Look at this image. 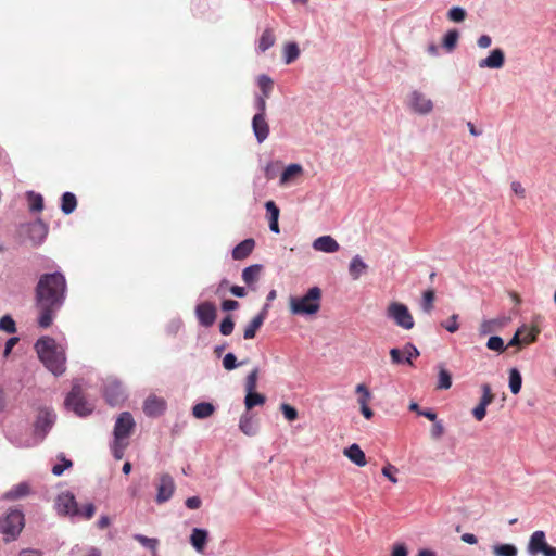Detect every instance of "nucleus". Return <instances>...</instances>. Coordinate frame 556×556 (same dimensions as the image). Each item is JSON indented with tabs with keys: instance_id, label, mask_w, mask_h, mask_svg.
<instances>
[{
	"instance_id": "f257e3e1",
	"label": "nucleus",
	"mask_w": 556,
	"mask_h": 556,
	"mask_svg": "<svg viewBox=\"0 0 556 556\" xmlns=\"http://www.w3.org/2000/svg\"><path fill=\"white\" fill-rule=\"evenodd\" d=\"M68 285L63 274H43L40 276L35 289V307L38 312V326L50 328L59 309L62 308Z\"/></svg>"
},
{
	"instance_id": "f03ea898",
	"label": "nucleus",
	"mask_w": 556,
	"mask_h": 556,
	"mask_svg": "<svg viewBox=\"0 0 556 556\" xmlns=\"http://www.w3.org/2000/svg\"><path fill=\"white\" fill-rule=\"evenodd\" d=\"M35 350L40 361L53 375L59 376L66 371V353L64 349L59 348L55 339L50 337L38 339Z\"/></svg>"
},
{
	"instance_id": "7ed1b4c3",
	"label": "nucleus",
	"mask_w": 556,
	"mask_h": 556,
	"mask_svg": "<svg viewBox=\"0 0 556 556\" xmlns=\"http://www.w3.org/2000/svg\"><path fill=\"white\" fill-rule=\"evenodd\" d=\"M55 506L59 514L70 515V517H81L85 518V520H90V518L96 515L94 504H85L80 509L75 494L71 493V491H65V493L59 494L55 501Z\"/></svg>"
},
{
	"instance_id": "20e7f679",
	"label": "nucleus",
	"mask_w": 556,
	"mask_h": 556,
	"mask_svg": "<svg viewBox=\"0 0 556 556\" xmlns=\"http://www.w3.org/2000/svg\"><path fill=\"white\" fill-rule=\"evenodd\" d=\"M290 311L294 315H315L321 306V290L318 286L308 289L305 295L301 298H291Z\"/></svg>"
},
{
	"instance_id": "39448f33",
	"label": "nucleus",
	"mask_w": 556,
	"mask_h": 556,
	"mask_svg": "<svg viewBox=\"0 0 556 556\" xmlns=\"http://www.w3.org/2000/svg\"><path fill=\"white\" fill-rule=\"evenodd\" d=\"M25 527V516L22 510L11 509L0 519V533L4 535L5 541L16 540L22 529Z\"/></svg>"
},
{
	"instance_id": "423d86ee",
	"label": "nucleus",
	"mask_w": 556,
	"mask_h": 556,
	"mask_svg": "<svg viewBox=\"0 0 556 556\" xmlns=\"http://www.w3.org/2000/svg\"><path fill=\"white\" fill-rule=\"evenodd\" d=\"M65 406L78 416L90 415L94 409V404L86 400L80 384L73 386L65 400Z\"/></svg>"
},
{
	"instance_id": "0eeeda50",
	"label": "nucleus",
	"mask_w": 556,
	"mask_h": 556,
	"mask_svg": "<svg viewBox=\"0 0 556 556\" xmlns=\"http://www.w3.org/2000/svg\"><path fill=\"white\" fill-rule=\"evenodd\" d=\"M387 315L403 329H413L415 326L414 315L402 302H391L387 307Z\"/></svg>"
},
{
	"instance_id": "6e6552de",
	"label": "nucleus",
	"mask_w": 556,
	"mask_h": 556,
	"mask_svg": "<svg viewBox=\"0 0 556 556\" xmlns=\"http://www.w3.org/2000/svg\"><path fill=\"white\" fill-rule=\"evenodd\" d=\"M528 552L531 555L543 554L544 556H556V547L546 543V534L543 530L533 532L528 542Z\"/></svg>"
},
{
	"instance_id": "1a4fd4ad",
	"label": "nucleus",
	"mask_w": 556,
	"mask_h": 556,
	"mask_svg": "<svg viewBox=\"0 0 556 556\" xmlns=\"http://www.w3.org/2000/svg\"><path fill=\"white\" fill-rule=\"evenodd\" d=\"M135 428V420L130 412H123L121 415H118L114 429L113 434L114 438L121 439L123 442H127L126 439L129 438L132 430Z\"/></svg>"
},
{
	"instance_id": "9d476101",
	"label": "nucleus",
	"mask_w": 556,
	"mask_h": 556,
	"mask_svg": "<svg viewBox=\"0 0 556 556\" xmlns=\"http://www.w3.org/2000/svg\"><path fill=\"white\" fill-rule=\"evenodd\" d=\"M195 316L200 325L210 328L216 321L217 307L214 302H200V304L195 305Z\"/></svg>"
},
{
	"instance_id": "9b49d317",
	"label": "nucleus",
	"mask_w": 556,
	"mask_h": 556,
	"mask_svg": "<svg viewBox=\"0 0 556 556\" xmlns=\"http://www.w3.org/2000/svg\"><path fill=\"white\" fill-rule=\"evenodd\" d=\"M408 106L415 113L418 114H429L433 110V103L426 93L420 92V90H413L408 96Z\"/></svg>"
},
{
	"instance_id": "f8f14e48",
	"label": "nucleus",
	"mask_w": 556,
	"mask_h": 556,
	"mask_svg": "<svg viewBox=\"0 0 556 556\" xmlns=\"http://www.w3.org/2000/svg\"><path fill=\"white\" fill-rule=\"evenodd\" d=\"M26 235L34 245H39L48 236V227L42 219H36L26 225Z\"/></svg>"
},
{
	"instance_id": "ddd939ff",
	"label": "nucleus",
	"mask_w": 556,
	"mask_h": 556,
	"mask_svg": "<svg viewBox=\"0 0 556 556\" xmlns=\"http://www.w3.org/2000/svg\"><path fill=\"white\" fill-rule=\"evenodd\" d=\"M56 420V415L52 408L42 407L38 410L35 427L36 431H40L42 435L49 431Z\"/></svg>"
},
{
	"instance_id": "4468645a",
	"label": "nucleus",
	"mask_w": 556,
	"mask_h": 556,
	"mask_svg": "<svg viewBox=\"0 0 556 556\" xmlns=\"http://www.w3.org/2000/svg\"><path fill=\"white\" fill-rule=\"evenodd\" d=\"M175 490V482L173 477L168 473H164L160 478V483L157 488L156 501L157 502H166L172 497L173 492Z\"/></svg>"
},
{
	"instance_id": "2eb2a0df",
	"label": "nucleus",
	"mask_w": 556,
	"mask_h": 556,
	"mask_svg": "<svg viewBox=\"0 0 556 556\" xmlns=\"http://www.w3.org/2000/svg\"><path fill=\"white\" fill-rule=\"evenodd\" d=\"M252 128L258 142H264L270 132L266 116L254 115L252 118Z\"/></svg>"
},
{
	"instance_id": "dca6fc26",
	"label": "nucleus",
	"mask_w": 556,
	"mask_h": 556,
	"mask_svg": "<svg viewBox=\"0 0 556 556\" xmlns=\"http://www.w3.org/2000/svg\"><path fill=\"white\" fill-rule=\"evenodd\" d=\"M267 308H263L252 320L248 324V326L244 329L243 338L244 339H253L255 338L257 331L265 323V319L267 317Z\"/></svg>"
},
{
	"instance_id": "f3484780",
	"label": "nucleus",
	"mask_w": 556,
	"mask_h": 556,
	"mask_svg": "<svg viewBox=\"0 0 556 556\" xmlns=\"http://www.w3.org/2000/svg\"><path fill=\"white\" fill-rule=\"evenodd\" d=\"M166 409V401L157 396H149L143 403V410L146 415L159 416Z\"/></svg>"
},
{
	"instance_id": "a211bd4d",
	"label": "nucleus",
	"mask_w": 556,
	"mask_h": 556,
	"mask_svg": "<svg viewBox=\"0 0 556 556\" xmlns=\"http://www.w3.org/2000/svg\"><path fill=\"white\" fill-rule=\"evenodd\" d=\"M313 248L315 250H319L320 252H328L333 253L338 252L340 244L338 241H336L332 236L326 235V236H319L316 238L313 242Z\"/></svg>"
},
{
	"instance_id": "6ab92c4d",
	"label": "nucleus",
	"mask_w": 556,
	"mask_h": 556,
	"mask_svg": "<svg viewBox=\"0 0 556 556\" xmlns=\"http://www.w3.org/2000/svg\"><path fill=\"white\" fill-rule=\"evenodd\" d=\"M505 64V52L502 49L492 50L491 54L485 59L480 60V67H491L492 70H498Z\"/></svg>"
},
{
	"instance_id": "aec40b11",
	"label": "nucleus",
	"mask_w": 556,
	"mask_h": 556,
	"mask_svg": "<svg viewBox=\"0 0 556 556\" xmlns=\"http://www.w3.org/2000/svg\"><path fill=\"white\" fill-rule=\"evenodd\" d=\"M255 248V239L248 238L243 241L239 242L232 251H231V257L233 260H244L247 256L251 255Z\"/></svg>"
},
{
	"instance_id": "412c9836",
	"label": "nucleus",
	"mask_w": 556,
	"mask_h": 556,
	"mask_svg": "<svg viewBox=\"0 0 556 556\" xmlns=\"http://www.w3.org/2000/svg\"><path fill=\"white\" fill-rule=\"evenodd\" d=\"M208 541V530L205 528H193L190 533V543L198 552H203Z\"/></svg>"
},
{
	"instance_id": "4be33fe9",
	"label": "nucleus",
	"mask_w": 556,
	"mask_h": 556,
	"mask_svg": "<svg viewBox=\"0 0 556 556\" xmlns=\"http://www.w3.org/2000/svg\"><path fill=\"white\" fill-rule=\"evenodd\" d=\"M33 488L27 481H21L11 488L7 493L3 494V497L8 501H16V498L26 497V495L30 494Z\"/></svg>"
},
{
	"instance_id": "5701e85b",
	"label": "nucleus",
	"mask_w": 556,
	"mask_h": 556,
	"mask_svg": "<svg viewBox=\"0 0 556 556\" xmlns=\"http://www.w3.org/2000/svg\"><path fill=\"white\" fill-rule=\"evenodd\" d=\"M343 454L351 462H353L354 464H356L358 466H364L367 464L366 454L364 453V451L362 450L359 444L354 443L351 446L345 447V450L343 451Z\"/></svg>"
},
{
	"instance_id": "b1692460",
	"label": "nucleus",
	"mask_w": 556,
	"mask_h": 556,
	"mask_svg": "<svg viewBox=\"0 0 556 556\" xmlns=\"http://www.w3.org/2000/svg\"><path fill=\"white\" fill-rule=\"evenodd\" d=\"M265 208L269 216V229H271L273 232H279V206H277L274 201H267Z\"/></svg>"
},
{
	"instance_id": "393cba45",
	"label": "nucleus",
	"mask_w": 556,
	"mask_h": 556,
	"mask_svg": "<svg viewBox=\"0 0 556 556\" xmlns=\"http://www.w3.org/2000/svg\"><path fill=\"white\" fill-rule=\"evenodd\" d=\"M368 269V265L365 264L362 257L359 255H355L349 266L350 276L352 279H359L364 273Z\"/></svg>"
},
{
	"instance_id": "a878e982",
	"label": "nucleus",
	"mask_w": 556,
	"mask_h": 556,
	"mask_svg": "<svg viewBox=\"0 0 556 556\" xmlns=\"http://www.w3.org/2000/svg\"><path fill=\"white\" fill-rule=\"evenodd\" d=\"M302 173V165H299V163H291L282 170L280 175V184H288L290 180L295 179V177L301 176Z\"/></svg>"
},
{
	"instance_id": "bb28decb",
	"label": "nucleus",
	"mask_w": 556,
	"mask_h": 556,
	"mask_svg": "<svg viewBox=\"0 0 556 556\" xmlns=\"http://www.w3.org/2000/svg\"><path fill=\"white\" fill-rule=\"evenodd\" d=\"M239 428L244 434L254 435L257 432V424L250 414H243L240 417Z\"/></svg>"
},
{
	"instance_id": "cd10ccee",
	"label": "nucleus",
	"mask_w": 556,
	"mask_h": 556,
	"mask_svg": "<svg viewBox=\"0 0 556 556\" xmlns=\"http://www.w3.org/2000/svg\"><path fill=\"white\" fill-rule=\"evenodd\" d=\"M213 413H215V406H213L212 402H198L192 407V415L195 418H208Z\"/></svg>"
},
{
	"instance_id": "c85d7f7f",
	"label": "nucleus",
	"mask_w": 556,
	"mask_h": 556,
	"mask_svg": "<svg viewBox=\"0 0 556 556\" xmlns=\"http://www.w3.org/2000/svg\"><path fill=\"white\" fill-rule=\"evenodd\" d=\"M355 392L358 394L357 403L362 409L365 407V405H367V403L371 401L372 394L368 387H366L364 383L356 384Z\"/></svg>"
},
{
	"instance_id": "c756f323",
	"label": "nucleus",
	"mask_w": 556,
	"mask_h": 556,
	"mask_svg": "<svg viewBox=\"0 0 556 556\" xmlns=\"http://www.w3.org/2000/svg\"><path fill=\"white\" fill-rule=\"evenodd\" d=\"M522 388V375L518 368H510L509 370V389L513 394H518Z\"/></svg>"
},
{
	"instance_id": "7c9ffc66",
	"label": "nucleus",
	"mask_w": 556,
	"mask_h": 556,
	"mask_svg": "<svg viewBox=\"0 0 556 556\" xmlns=\"http://www.w3.org/2000/svg\"><path fill=\"white\" fill-rule=\"evenodd\" d=\"M77 207V199L73 192H64L62 195L61 208L63 213L71 214L75 212Z\"/></svg>"
},
{
	"instance_id": "2f4dec72",
	"label": "nucleus",
	"mask_w": 556,
	"mask_h": 556,
	"mask_svg": "<svg viewBox=\"0 0 556 556\" xmlns=\"http://www.w3.org/2000/svg\"><path fill=\"white\" fill-rule=\"evenodd\" d=\"M261 270H262V265H258V264L250 265V267H247L243 269L242 280L245 283H253V282L257 281L258 277L261 275Z\"/></svg>"
},
{
	"instance_id": "473e14b6",
	"label": "nucleus",
	"mask_w": 556,
	"mask_h": 556,
	"mask_svg": "<svg viewBox=\"0 0 556 556\" xmlns=\"http://www.w3.org/2000/svg\"><path fill=\"white\" fill-rule=\"evenodd\" d=\"M258 87L262 91V96L265 98L270 97L271 91L274 89V80L267 74H261L258 76Z\"/></svg>"
},
{
	"instance_id": "72a5a7b5",
	"label": "nucleus",
	"mask_w": 556,
	"mask_h": 556,
	"mask_svg": "<svg viewBox=\"0 0 556 556\" xmlns=\"http://www.w3.org/2000/svg\"><path fill=\"white\" fill-rule=\"evenodd\" d=\"M260 368H253L245 378V395L252 394L257 389Z\"/></svg>"
},
{
	"instance_id": "f704fd0d",
	"label": "nucleus",
	"mask_w": 556,
	"mask_h": 556,
	"mask_svg": "<svg viewBox=\"0 0 556 556\" xmlns=\"http://www.w3.org/2000/svg\"><path fill=\"white\" fill-rule=\"evenodd\" d=\"M434 302H435L434 289H427L422 293V299H421V308L424 309V312L431 313L432 309L434 308Z\"/></svg>"
},
{
	"instance_id": "c9c22d12",
	"label": "nucleus",
	"mask_w": 556,
	"mask_h": 556,
	"mask_svg": "<svg viewBox=\"0 0 556 556\" xmlns=\"http://www.w3.org/2000/svg\"><path fill=\"white\" fill-rule=\"evenodd\" d=\"M276 37L274 35L273 29H265L262 33V36L258 40V48L261 51H266L268 48L273 47L275 43Z\"/></svg>"
},
{
	"instance_id": "e433bc0d",
	"label": "nucleus",
	"mask_w": 556,
	"mask_h": 556,
	"mask_svg": "<svg viewBox=\"0 0 556 556\" xmlns=\"http://www.w3.org/2000/svg\"><path fill=\"white\" fill-rule=\"evenodd\" d=\"M300 47L295 42H289L285 46V63L290 64L298 60Z\"/></svg>"
},
{
	"instance_id": "4c0bfd02",
	"label": "nucleus",
	"mask_w": 556,
	"mask_h": 556,
	"mask_svg": "<svg viewBox=\"0 0 556 556\" xmlns=\"http://www.w3.org/2000/svg\"><path fill=\"white\" fill-rule=\"evenodd\" d=\"M493 554L496 556H516L518 549L514 544H497L493 547Z\"/></svg>"
},
{
	"instance_id": "58836bf2",
	"label": "nucleus",
	"mask_w": 556,
	"mask_h": 556,
	"mask_svg": "<svg viewBox=\"0 0 556 556\" xmlns=\"http://www.w3.org/2000/svg\"><path fill=\"white\" fill-rule=\"evenodd\" d=\"M266 401V396L264 394L257 393V391H254L249 396H245L244 404L248 409H251L255 407V405H264Z\"/></svg>"
},
{
	"instance_id": "ea45409f",
	"label": "nucleus",
	"mask_w": 556,
	"mask_h": 556,
	"mask_svg": "<svg viewBox=\"0 0 556 556\" xmlns=\"http://www.w3.org/2000/svg\"><path fill=\"white\" fill-rule=\"evenodd\" d=\"M459 38V33L456 29L447 30L443 37V45L447 50H453L456 47V42Z\"/></svg>"
},
{
	"instance_id": "a19ab883",
	"label": "nucleus",
	"mask_w": 556,
	"mask_h": 556,
	"mask_svg": "<svg viewBox=\"0 0 556 556\" xmlns=\"http://www.w3.org/2000/svg\"><path fill=\"white\" fill-rule=\"evenodd\" d=\"M134 539L140 544L144 545L146 547H149L154 554L157 552V546L160 544V541L157 539H148V536H144V534H135Z\"/></svg>"
},
{
	"instance_id": "79ce46f5",
	"label": "nucleus",
	"mask_w": 556,
	"mask_h": 556,
	"mask_svg": "<svg viewBox=\"0 0 556 556\" xmlns=\"http://www.w3.org/2000/svg\"><path fill=\"white\" fill-rule=\"evenodd\" d=\"M0 330L9 333L16 332V323L11 315H4L0 318Z\"/></svg>"
},
{
	"instance_id": "37998d69",
	"label": "nucleus",
	"mask_w": 556,
	"mask_h": 556,
	"mask_svg": "<svg viewBox=\"0 0 556 556\" xmlns=\"http://www.w3.org/2000/svg\"><path fill=\"white\" fill-rule=\"evenodd\" d=\"M452 376L446 368H440L439 369V381H438V388L439 389H450L452 386Z\"/></svg>"
},
{
	"instance_id": "c03bdc74",
	"label": "nucleus",
	"mask_w": 556,
	"mask_h": 556,
	"mask_svg": "<svg viewBox=\"0 0 556 556\" xmlns=\"http://www.w3.org/2000/svg\"><path fill=\"white\" fill-rule=\"evenodd\" d=\"M404 353H405V363L408 365H413V359L418 358L420 355V351L418 348H416L413 343H407L404 345Z\"/></svg>"
},
{
	"instance_id": "a18cd8bd",
	"label": "nucleus",
	"mask_w": 556,
	"mask_h": 556,
	"mask_svg": "<svg viewBox=\"0 0 556 556\" xmlns=\"http://www.w3.org/2000/svg\"><path fill=\"white\" fill-rule=\"evenodd\" d=\"M104 395L110 405H116V403H118L123 397V394L119 392V387L106 388Z\"/></svg>"
},
{
	"instance_id": "49530a36",
	"label": "nucleus",
	"mask_w": 556,
	"mask_h": 556,
	"mask_svg": "<svg viewBox=\"0 0 556 556\" xmlns=\"http://www.w3.org/2000/svg\"><path fill=\"white\" fill-rule=\"evenodd\" d=\"M486 346L490 350H495L496 352H505L507 345H505V341L501 337H490Z\"/></svg>"
},
{
	"instance_id": "de8ad7c7",
	"label": "nucleus",
	"mask_w": 556,
	"mask_h": 556,
	"mask_svg": "<svg viewBox=\"0 0 556 556\" xmlns=\"http://www.w3.org/2000/svg\"><path fill=\"white\" fill-rule=\"evenodd\" d=\"M482 396L481 400L483 402L484 409L486 412L488 405L493 402L495 394L492 392V387L489 383H483L481 386Z\"/></svg>"
},
{
	"instance_id": "09e8293b",
	"label": "nucleus",
	"mask_w": 556,
	"mask_h": 556,
	"mask_svg": "<svg viewBox=\"0 0 556 556\" xmlns=\"http://www.w3.org/2000/svg\"><path fill=\"white\" fill-rule=\"evenodd\" d=\"M458 318L459 315L453 314L447 320L441 321V326L448 332H456L459 329Z\"/></svg>"
},
{
	"instance_id": "8fccbe9b",
	"label": "nucleus",
	"mask_w": 556,
	"mask_h": 556,
	"mask_svg": "<svg viewBox=\"0 0 556 556\" xmlns=\"http://www.w3.org/2000/svg\"><path fill=\"white\" fill-rule=\"evenodd\" d=\"M447 17L450 21L462 22L466 17V10L462 9V7H452L447 12Z\"/></svg>"
},
{
	"instance_id": "3c124183",
	"label": "nucleus",
	"mask_w": 556,
	"mask_h": 556,
	"mask_svg": "<svg viewBox=\"0 0 556 556\" xmlns=\"http://www.w3.org/2000/svg\"><path fill=\"white\" fill-rule=\"evenodd\" d=\"M235 329V323L232 320L231 315H227L225 318H223L219 330L223 333V336H229Z\"/></svg>"
},
{
	"instance_id": "603ef678",
	"label": "nucleus",
	"mask_w": 556,
	"mask_h": 556,
	"mask_svg": "<svg viewBox=\"0 0 556 556\" xmlns=\"http://www.w3.org/2000/svg\"><path fill=\"white\" fill-rule=\"evenodd\" d=\"M280 410L285 418H287L289 421H294V419L298 418V408L290 406V404H281Z\"/></svg>"
},
{
	"instance_id": "864d4df0",
	"label": "nucleus",
	"mask_w": 556,
	"mask_h": 556,
	"mask_svg": "<svg viewBox=\"0 0 556 556\" xmlns=\"http://www.w3.org/2000/svg\"><path fill=\"white\" fill-rule=\"evenodd\" d=\"M390 356H391L392 363H395L396 365H400V363H404L405 356H406V354L404 352V348L403 349H397V348L390 349Z\"/></svg>"
},
{
	"instance_id": "5fc2aeb1",
	"label": "nucleus",
	"mask_w": 556,
	"mask_h": 556,
	"mask_svg": "<svg viewBox=\"0 0 556 556\" xmlns=\"http://www.w3.org/2000/svg\"><path fill=\"white\" fill-rule=\"evenodd\" d=\"M126 445H128V443H124V441L114 438L112 451L115 458H123Z\"/></svg>"
},
{
	"instance_id": "6e6d98bb",
	"label": "nucleus",
	"mask_w": 556,
	"mask_h": 556,
	"mask_svg": "<svg viewBox=\"0 0 556 556\" xmlns=\"http://www.w3.org/2000/svg\"><path fill=\"white\" fill-rule=\"evenodd\" d=\"M396 472L397 469L395 465L392 464L384 465L382 468V473L392 482H397Z\"/></svg>"
},
{
	"instance_id": "4d7b16f0",
	"label": "nucleus",
	"mask_w": 556,
	"mask_h": 556,
	"mask_svg": "<svg viewBox=\"0 0 556 556\" xmlns=\"http://www.w3.org/2000/svg\"><path fill=\"white\" fill-rule=\"evenodd\" d=\"M237 366L238 363L236 355L232 354V352H228L223 358V367L225 369H235Z\"/></svg>"
},
{
	"instance_id": "13d9d810",
	"label": "nucleus",
	"mask_w": 556,
	"mask_h": 556,
	"mask_svg": "<svg viewBox=\"0 0 556 556\" xmlns=\"http://www.w3.org/2000/svg\"><path fill=\"white\" fill-rule=\"evenodd\" d=\"M390 556H408V547L405 543H395Z\"/></svg>"
},
{
	"instance_id": "bf43d9fd",
	"label": "nucleus",
	"mask_w": 556,
	"mask_h": 556,
	"mask_svg": "<svg viewBox=\"0 0 556 556\" xmlns=\"http://www.w3.org/2000/svg\"><path fill=\"white\" fill-rule=\"evenodd\" d=\"M498 325L497 320H483L479 327V332L484 336V333H489L494 331L495 326Z\"/></svg>"
},
{
	"instance_id": "052dcab7",
	"label": "nucleus",
	"mask_w": 556,
	"mask_h": 556,
	"mask_svg": "<svg viewBox=\"0 0 556 556\" xmlns=\"http://www.w3.org/2000/svg\"><path fill=\"white\" fill-rule=\"evenodd\" d=\"M30 208L34 212H41L43 210V198L40 194H31Z\"/></svg>"
},
{
	"instance_id": "680f3d73",
	"label": "nucleus",
	"mask_w": 556,
	"mask_h": 556,
	"mask_svg": "<svg viewBox=\"0 0 556 556\" xmlns=\"http://www.w3.org/2000/svg\"><path fill=\"white\" fill-rule=\"evenodd\" d=\"M444 433V425L442 421L434 420L432 427H431V437L434 439L442 438Z\"/></svg>"
},
{
	"instance_id": "e2e57ef3",
	"label": "nucleus",
	"mask_w": 556,
	"mask_h": 556,
	"mask_svg": "<svg viewBox=\"0 0 556 556\" xmlns=\"http://www.w3.org/2000/svg\"><path fill=\"white\" fill-rule=\"evenodd\" d=\"M510 188H511L513 192H515V194L518 195L520 199L526 198L527 192L520 181H513L510 184Z\"/></svg>"
},
{
	"instance_id": "0e129e2a",
	"label": "nucleus",
	"mask_w": 556,
	"mask_h": 556,
	"mask_svg": "<svg viewBox=\"0 0 556 556\" xmlns=\"http://www.w3.org/2000/svg\"><path fill=\"white\" fill-rule=\"evenodd\" d=\"M472 415L476 417L478 421H481V419H483L484 416H486V410L483 406L482 400H480L477 407L473 408Z\"/></svg>"
},
{
	"instance_id": "69168bd1",
	"label": "nucleus",
	"mask_w": 556,
	"mask_h": 556,
	"mask_svg": "<svg viewBox=\"0 0 556 556\" xmlns=\"http://www.w3.org/2000/svg\"><path fill=\"white\" fill-rule=\"evenodd\" d=\"M266 99H264L263 96L256 97L255 99V108L257 110L256 114H262L263 116H266Z\"/></svg>"
},
{
	"instance_id": "338daca9",
	"label": "nucleus",
	"mask_w": 556,
	"mask_h": 556,
	"mask_svg": "<svg viewBox=\"0 0 556 556\" xmlns=\"http://www.w3.org/2000/svg\"><path fill=\"white\" fill-rule=\"evenodd\" d=\"M72 465V460H65L64 464H55L52 467V472L53 475H62V472H64V470H66V468H70V466Z\"/></svg>"
},
{
	"instance_id": "774afa93",
	"label": "nucleus",
	"mask_w": 556,
	"mask_h": 556,
	"mask_svg": "<svg viewBox=\"0 0 556 556\" xmlns=\"http://www.w3.org/2000/svg\"><path fill=\"white\" fill-rule=\"evenodd\" d=\"M185 504L188 508H199L202 505V500L199 496L187 497Z\"/></svg>"
}]
</instances>
